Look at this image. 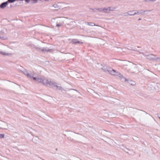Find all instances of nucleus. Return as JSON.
<instances>
[{"label": "nucleus", "instance_id": "f257e3e1", "mask_svg": "<svg viewBox=\"0 0 160 160\" xmlns=\"http://www.w3.org/2000/svg\"><path fill=\"white\" fill-rule=\"evenodd\" d=\"M34 48L36 49L38 51H41L44 53L46 52H50L52 50V49H49L47 47H44L42 48L40 47H38L36 46H34Z\"/></svg>", "mask_w": 160, "mask_h": 160}, {"label": "nucleus", "instance_id": "f03ea898", "mask_svg": "<svg viewBox=\"0 0 160 160\" xmlns=\"http://www.w3.org/2000/svg\"><path fill=\"white\" fill-rule=\"evenodd\" d=\"M46 79H42V78H38V79L37 82L39 83H41L44 85H46V83L45 82V81Z\"/></svg>", "mask_w": 160, "mask_h": 160}, {"label": "nucleus", "instance_id": "7ed1b4c3", "mask_svg": "<svg viewBox=\"0 0 160 160\" xmlns=\"http://www.w3.org/2000/svg\"><path fill=\"white\" fill-rule=\"evenodd\" d=\"M45 82L46 83V85L48 84L50 86H53L54 87H55L56 84V83L55 82L50 81H49L47 79H46Z\"/></svg>", "mask_w": 160, "mask_h": 160}, {"label": "nucleus", "instance_id": "20e7f679", "mask_svg": "<svg viewBox=\"0 0 160 160\" xmlns=\"http://www.w3.org/2000/svg\"><path fill=\"white\" fill-rule=\"evenodd\" d=\"M8 3L7 1L3 2L2 3L0 4V7H1V8L2 9L4 8L5 7H6L7 5L8 4Z\"/></svg>", "mask_w": 160, "mask_h": 160}, {"label": "nucleus", "instance_id": "39448f33", "mask_svg": "<svg viewBox=\"0 0 160 160\" xmlns=\"http://www.w3.org/2000/svg\"><path fill=\"white\" fill-rule=\"evenodd\" d=\"M72 42V43L75 44L83 43V42L79 41L77 39H73Z\"/></svg>", "mask_w": 160, "mask_h": 160}, {"label": "nucleus", "instance_id": "423d86ee", "mask_svg": "<svg viewBox=\"0 0 160 160\" xmlns=\"http://www.w3.org/2000/svg\"><path fill=\"white\" fill-rule=\"evenodd\" d=\"M110 12V7L103 8V12L109 13Z\"/></svg>", "mask_w": 160, "mask_h": 160}, {"label": "nucleus", "instance_id": "0eeeda50", "mask_svg": "<svg viewBox=\"0 0 160 160\" xmlns=\"http://www.w3.org/2000/svg\"><path fill=\"white\" fill-rule=\"evenodd\" d=\"M111 74L116 76L118 74V72L112 69V71H111Z\"/></svg>", "mask_w": 160, "mask_h": 160}, {"label": "nucleus", "instance_id": "6e6552de", "mask_svg": "<svg viewBox=\"0 0 160 160\" xmlns=\"http://www.w3.org/2000/svg\"><path fill=\"white\" fill-rule=\"evenodd\" d=\"M21 72L22 73H23L24 74L26 75L27 76V75L28 74V73L26 69H24L23 71H21Z\"/></svg>", "mask_w": 160, "mask_h": 160}, {"label": "nucleus", "instance_id": "1a4fd4ad", "mask_svg": "<svg viewBox=\"0 0 160 160\" xmlns=\"http://www.w3.org/2000/svg\"><path fill=\"white\" fill-rule=\"evenodd\" d=\"M34 74L32 73L29 74L27 75V77L28 78H32L33 77Z\"/></svg>", "mask_w": 160, "mask_h": 160}, {"label": "nucleus", "instance_id": "9d476101", "mask_svg": "<svg viewBox=\"0 0 160 160\" xmlns=\"http://www.w3.org/2000/svg\"><path fill=\"white\" fill-rule=\"evenodd\" d=\"M88 25L90 26H95L96 25L93 22H88Z\"/></svg>", "mask_w": 160, "mask_h": 160}, {"label": "nucleus", "instance_id": "9b49d317", "mask_svg": "<svg viewBox=\"0 0 160 160\" xmlns=\"http://www.w3.org/2000/svg\"><path fill=\"white\" fill-rule=\"evenodd\" d=\"M17 0H8L7 2L8 3H13L14 2H15Z\"/></svg>", "mask_w": 160, "mask_h": 160}, {"label": "nucleus", "instance_id": "f8f14e48", "mask_svg": "<svg viewBox=\"0 0 160 160\" xmlns=\"http://www.w3.org/2000/svg\"><path fill=\"white\" fill-rule=\"evenodd\" d=\"M0 54L3 55H8L9 54L8 53H6L5 52L1 51Z\"/></svg>", "mask_w": 160, "mask_h": 160}, {"label": "nucleus", "instance_id": "ddd939ff", "mask_svg": "<svg viewBox=\"0 0 160 160\" xmlns=\"http://www.w3.org/2000/svg\"><path fill=\"white\" fill-rule=\"evenodd\" d=\"M55 87H57V89L59 90H61L62 88V87L60 86H58L57 85H56V86Z\"/></svg>", "mask_w": 160, "mask_h": 160}, {"label": "nucleus", "instance_id": "4468645a", "mask_svg": "<svg viewBox=\"0 0 160 160\" xmlns=\"http://www.w3.org/2000/svg\"><path fill=\"white\" fill-rule=\"evenodd\" d=\"M4 137V134H0V138H3Z\"/></svg>", "mask_w": 160, "mask_h": 160}, {"label": "nucleus", "instance_id": "2eb2a0df", "mask_svg": "<svg viewBox=\"0 0 160 160\" xmlns=\"http://www.w3.org/2000/svg\"><path fill=\"white\" fill-rule=\"evenodd\" d=\"M97 10H98L99 11V12H103V9L100 8H98L97 9Z\"/></svg>", "mask_w": 160, "mask_h": 160}, {"label": "nucleus", "instance_id": "dca6fc26", "mask_svg": "<svg viewBox=\"0 0 160 160\" xmlns=\"http://www.w3.org/2000/svg\"><path fill=\"white\" fill-rule=\"evenodd\" d=\"M38 78H36V77H33L32 78L33 79L36 81H37V80H38Z\"/></svg>", "mask_w": 160, "mask_h": 160}, {"label": "nucleus", "instance_id": "f3484780", "mask_svg": "<svg viewBox=\"0 0 160 160\" xmlns=\"http://www.w3.org/2000/svg\"><path fill=\"white\" fill-rule=\"evenodd\" d=\"M53 6L55 8H58V5H57V4H54L53 5Z\"/></svg>", "mask_w": 160, "mask_h": 160}, {"label": "nucleus", "instance_id": "a211bd4d", "mask_svg": "<svg viewBox=\"0 0 160 160\" xmlns=\"http://www.w3.org/2000/svg\"><path fill=\"white\" fill-rule=\"evenodd\" d=\"M61 26V24H57V25H56V26L57 27H60Z\"/></svg>", "mask_w": 160, "mask_h": 160}, {"label": "nucleus", "instance_id": "6ab92c4d", "mask_svg": "<svg viewBox=\"0 0 160 160\" xmlns=\"http://www.w3.org/2000/svg\"><path fill=\"white\" fill-rule=\"evenodd\" d=\"M56 150H58V149H57V148H56Z\"/></svg>", "mask_w": 160, "mask_h": 160}, {"label": "nucleus", "instance_id": "aec40b11", "mask_svg": "<svg viewBox=\"0 0 160 160\" xmlns=\"http://www.w3.org/2000/svg\"><path fill=\"white\" fill-rule=\"evenodd\" d=\"M1 38V37H0V38Z\"/></svg>", "mask_w": 160, "mask_h": 160}, {"label": "nucleus", "instance_id": "412c9836", "mask_svg": "<svg viewBox=\"0 0 160 160\" xmlns=\"http://www.w3.org/2000/svg\"><path fill=\"white\" fill-rule=\"evenodd\" d=\"M0 8H1V7H0Z\"/></svg>", "mask_w": 160, "mask_h": 160}]
</instances>
